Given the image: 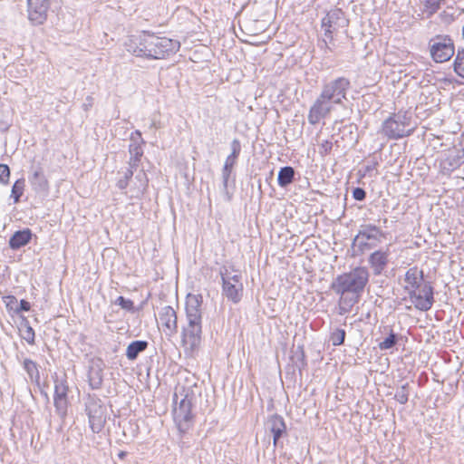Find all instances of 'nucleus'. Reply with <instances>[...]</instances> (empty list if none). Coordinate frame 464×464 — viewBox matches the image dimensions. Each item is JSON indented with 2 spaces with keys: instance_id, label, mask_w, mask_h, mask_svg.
<instances>
[{
  "instance_id": "nucleus-16",
  "label": "nucleus",
  "mask_w": 464,
  "mask_h": 464,
  "mask_svg": "<svg viewBox=\"0 0 464 464\" xmlns=\"http://www.w3.org/2000/svg\"><path fill=\"white\" fill-rule=\"evenodd\" d=\"M231 153L227 157L225 160V164L222 169V179H223V187L224 189L227 188L228 179L232 173L233 167L237 161V157L239 156L241 150V145L238 140H234L231 143Z\"/></svg>"
},
{
  "instance_id": "nucleus-44",
  "label": "nucleus",
  "mask_w": 464,
  "mask_h": 464,
  "mask_svg": "<svg viewBox=\"0 0 464 464\" xmlns=\"http://www.w3.org/2000/svg\"><path fill=\"white\" fill-rule=\"evenodd\" d=\"M137 179H140V187L142 189H145V188L147 187V184H148V179L146 178V174L141 171L140 174L137 175Z\"/></svg>"
},
{
  "instance_id": "nucleus-8",
  "label": "nucleus",
  "mask_w": 464,
  "mask_h": 464,
  "mask_svg": "<svg viewBox=\"0 0 464 464\" xmlns=\"http://www.w3.org/2000/svg\"><path fill=\"white\" fill-rule=\"evenodd\" d=\"M219 274L223 295L234 304H237L242 298L244 290L241 273L232 267L223 266Z\"/></svg>"
},
{
  "instance_id": "nucleus-47",
  "label": "nucleus",
  "mask_w": 464,
  "mask_h": 464,
  "mask_svg": "<svg viewBox=\"0 0 464 464\" xmlns=\"http://www.w3.org/2000/svg\"><path fill=\"white\" fill-rule=\"evenodd\" d=\"M161 128V124H160V121H158L156 118H152L151 119V121H150V129H160Z\"/></svg>"
},
{
  "instance_id": "nucleus-43",
  "label": "nucleus",
  "mask_w": 464,
  "mask_h": 464,
  "mask_svg": "<svg viewBox=\"0 0 464 464\" xmlns=\"http://www.w3.org/2000/svg\"><path fill=\"white\" fill-rule=\"evenodd\" d=\"M129 179H127L125 177L122 176L118 181H117V187L123 190L125 189L129 185Z\"/></svg>"
},
{
  "instance_id": "nucleus-12",
  "label": "nucleus",
  "mask_w": 464,
  "mask_h": 464,
  "mask_svg": "<svg viewBox=\"0 0 464 464\" xmlns=\"http://www.w3.org/2000/svg\"><path fill=\"white\" fill-rule=\"evenodd\" d=\"M68 392L69 387L67 382L63 379H56L54 381V396L53 402L56 413L61 419H64L67 415L68 409Z\"/></svg>"
},
{
  "instance_id": "nucleus-18",
  "label": "nucleus",
  "mask_w": 464,
  "mask_h": 464,
  "mask_svg": "<svg viewBox=\"0 0 464 464\" xmlns=\"http://www.w3.org/2000/svg\"><path fill=\"white\" fill-rule=\"evenodd\" d=\"M266 427L273 434V444L276 447L280 438L286 431V425L282 416L275 414L269 417Z\"/></svg>"
},
{
  "instance_id": "nucleus-9",
  "label": "nucleus",
  "mask_w": 464,
  "mask_h": 464,
  "mask_svg": "<svg viewBox=\"0 0 464 464\" xmlns=\"http://www.w3.org/2000/svg\"><path fill=\"white\" fill-rule=\"evenodd\" d=\"M85 411L91 430L94 433H99L106 423V407L100 398L89 396L85 403Z\"/></svg>"
},
{
  "instance_id": "nucleus-45",
  "label": "nucleus",
  "mask_w": 464,
  "mask_h": 464,
  "mask_svg": "<svg viewBox=\"0 0 464 464\" xmlns=\"http://www.w3.org/2000/svg\"><path fill=\"white\" fill-rule=\"evenodd\" d=\"M377 165H378L377 161L368 162V164L365 166V172L370 173V172L375 170L377 168Z\"/></svg>"
},
{
  "instance_id": "nucleus-13",
  "label": "nucleus",
  "mask_w": 464,
  "mask_h": 464,
  "mask_svg": "<svg viewBox=\"0 0 464 464\" xmlns=\"http://www.w3.org/2000/svg\"><path fill=\"white\" fill-rule=\"evenodd\" d=\"M159 324L162 326L166 336H173L178 332L176 311L169 305L162 307L159 313Z\"/></svg>"
},
{
  "instance_id": "nucleus-33",
  "label": "nucleus",
  "mask_w": 464,
  "mask_h": 464,
  "mask_svg": "<svg viewBox=\"0 0 464 464\" xmlns=\"http://www.w3.org/2000/svg\"><path fill=\"white\" fill-rule=\"evenodd\" d=\"M345 331L343 329H336L332 333L330 340L333 345H341L344 342Z\"/></svg>"
},
{
  "instance_id": "nucleus-5",
  "label": "nucleus",
  "mask_w": 464,
  "mask_h": 464,
  "mask_svg": "<svg viewBox=\"0 0 464 464\" xmlns=\"http://www.w3.org/2000/svg\"><path fill=\"white\" fill-rule=\"evenodd\" d=\"M404 290L408 293L415 308L420 311H428L434 303L433 287L429 283H424L423 271L417 266L407 270L404 276Z\"/></svg>"
},
{
  "instance_id": "nucleus-1",
  "label": "nucleus",
  "mask_w": 464,
  "mask_h": 464,
  "mask_svg": "<svg viewBox=\"0 0 464 464\" xmlns=\"http://www.w3.org/2000/svg\"><path fill=\"white\" fill-rule=\"evenodd\" d=\"M350 87V80L343 76L324 82L320 94L310 107L307 115L308 122L316 125L322 120L329 117L335 106L342 105L346 100Z\"/></svg>"
},
{
  "instance_id": "nucleus-29",
  "label": "nucleus",
  "mask_w": 464,
  "mask_h": 464,
  "mask_svg": "<svg viewBox=\"0 0 464 464\" xmlns=\"http://www.w3.org/2000/svg\"><path fill=\"white\" fill-rule=\"evenodd\" d=\"M24 189V180L17 179L13 185L11 197L14 198V202L17 203L20 200Z\"/></svg>"
},
{
  "instance_id": "nucleus-41",
  "label": "nucleus",
  "mask_w": 464,
  "mask_h": 464,
  "mask_svg": "<svg viewBox=\"0 0 464 464\" xmlns=\"http://www.w3.org/2000/svg\"><path fill=\"white\" fill-rule=\"evenodd\" d=\"M130 143H138L139 145L144 144V140L141 138V132L140 130H135L130 135Z\"/></svg>"
},
{
  "instance_id": "nucleus-30",
  "label": "nucleus",
  "mask_w": 464,
  "mask_h": 464,
  "mask_svg": "<svg viewBox=\"0 0 464 464\" xmlns=\"http://www.w3.org/2000/svg\"><path fill=\"white\" fill-rule=\"evenodd\" d=\"M398 342V334L393 333L392 330L389 335L379 343L381 350H389L396 345Z\"/></svg>"
},
{
  "instance_id": "nucleus-46",
  "label": "nucleus",
  "mask_w": 464,
  "mask_h": 464,
  "mask_svg": "<svg viewBox=\"0 0 464 464\" xmlns=\"http://www.w3.org/2000/svg\"><path fill=\"white\" fill-rule=\"evenodd\" d=\"M137 168H131L130 166H129V168L123 173V177L130 180L132 178L133 172Z\"/></svg>"
},
{
  "instance_id": "nucleus-6",
  "label": "nucleus",
  "mask_w": 464,
  "mask_h": 464,
  "mask_svg": "<svg viewBox=\"0 0 464 464\" xmlns=\"http://www.w3.org/2000/svg\"><path fill=\"white\" fill-rule=\"evenodd\" d=\"M369 277L370 274L365 266H357L336 276L331 284V289L338 295L360 300Z\"/></svg>"
},
{
  "instance_id": "nucleus-28",
  "label": "nucleus",
  "mask_w": 464,
  "mask_h": 464,
  "mask_svg": "<svg viewBox=\"0 0 464 464\" xmlns=\"http://www.w3.org/2000/svg\"><path fill=\"white\" fill-rule=\"evenodd\" d=\"M454 72L460 77L464 78V49L458 50L454 63Z\"/></svg>"
},
{
  "instance_id": "nucleus-14",
  "label": "nucleus",
  "mask_w": 464,
  "mask_h": 464,
  "mask_svg": "<svg viewBox=\"0 0 464 464\" xmlns=\"http://www.w3.org/2000/svg\"><path fill=\"white\" fill-rule=\"evenodd\" d=\"M29 20L34 24H42L46 20L49 0H27Z\"/></svg>"
},
{
  "instance_id": "nucleus-2",
  "label": "nucleus",
  "mask_w": 464,
  "mask_h": 464,
  "mask_svg": "<svg viewBox=\"0 0 464 464\" xmlns=\"http://www.w3.org/2000/svg\"><path fill=\"white\" fill-rule=\"evenodd\" d=\"M201 295L188 294L186 298V323L181 327V345L187 355H194L202 342Z\"/></svg>"
},
{
  "instance_id": "nucleus-25",
  "label": "nucleus",
  "mask_w": 464,
  "mask_h": 464,
  "mask_svg": "<svg viewBox=\"0 0 464 464\" xmlns=\"http://www.w3.org/2000/svg\"><path fill=\"white\" fill-rule=\"evenodd\" d=\"M23 366L32 382H39L40 373L37 363L31 359H24Z\"/></svg>"
},
{
  "instance_id": "nucleus-27",
  "label": "nucleus",
  "mask_w": 464,
  "mask_h": 464,
  "mask_svg": "<svg viewBox=\"0 0 464 464\" xmlns=\"http://www.w3.org/2000/svg\"><path fill=\"white\" fill-rule=\"evenodd\" d=\"M358 302H359V300L351 298L349 296L340 295L339 302H338L339 314L341 315H343V314L349 313L351 311L352 307Z\"/></svg>"
},
{
  "instance_id": "nucleus-7",
  "label": "nucleus",
  "mask_w": 464,
  "mask_h": 464,
  "mask_svg": "<svg viewBox=\"0 0 464 464\" xmlns=\"http://www.w3.org/2000/svg\"><path fill=\"white\" fill-rule=\"evenodd\" d=\"M411 112L399 111L382 122L381 132L390 140H398L409 136L413 131V128L411 127Z\"/></svg>"
},
{
  "instance_id": "nucleus-35",
  "label": "nucleus",
  "mask_w": 464,
  "mask_h": 464,
  "mask_svg": "<svg viewBox=\"0 0 464 464\" xmlns=\"http://www.w3.org/2000/svg\"><path fill=\"white\" fill-rule=\"evenodd\" d=\"M370 240L360 239L358 241L353 240V245L357 246L361 252H364L367 249H371L372 247L376 246V243H370Z\"/></svg>"
},
{
  "instance_id": "nucleus-40",
  "label": "nucleus",
  "mask_w": 464,
  "mask_h": 464,
  "mask_svg": "<svg viewBox=\"0 0 464 464\" xmlns=\"http://www.w3.org/2000/svg\"><path fill=\"white\" fill-rule=\"evenodd\" d=\"M353 197L354 199L362 201L366 198V192L362 188H355L353 191Z\"/></svg>"
},
{
  "instance_id": "nucleus-26",
  "label": "nucleus",
  "mask_w": 464,
  "mask_h": 464,
  "mask_svg": "<svg viewBox=\"0 0 464 464\" xmlns=\"http://www.w3.org/2000/svg\"><path fill=\"white\" fill-rule=\"evenodd\" d=\"M30 181L35 188L45 189L47 188V180L41 169L34 171Z\"/></svg>"
},
{
  "instance_id": "nucleus-23",
  "label": "nucleus",
  "mask_w": 464,
  "mask_h": 464,
  "mask_svg": "<svg viewBox=\"0 0 464 464\" xmlns=\"http://www.w3.org/2000/svg\"><path fill=\"white\" fill-rule=\"evenodd\" d=\"M295 169L293 167L285 166L280 169L277 176V182L281 188H285L293 182Z\"/></svg>"
},
{
  "instance_id": "nucleus-17",
  "label": "nucleus",
  "mask_w": 464,
  "mask_h": 464,
  "mask_svg": "<svg viewBox=\"0 0 464 464\" xmlns=\"http://www.w3.org/2000/svg\"><path fill=\"white\" fill-rule=\"evenodd\" d=\"M104 363L101 359L91 361L88 372L89 385L92 390H99L103 382Z\"/></svg>"
},
{
  "instance_id": "nucleus-34",
  "label": "nucleus",
  "mask_w": 464,
  "mask_h": 464,
  "mask_svg": "<svg viewBox=\"0 0 464 464\" xmlns=\"http://www.w3.org/2000/svg\"><path fill=\"white\" fill-rule=\"evenodd\" d=\"M10 178V169L6 164H0V183L7 184Z\"/></svg>"
},
{
  "instance_id": "nucleus-39",
  "label": "nucleus",
  "mask_w": 464,
  "mask_h": 464,
  "mask_svg": "<svg viewBox=\"0 0 464 464\" xmlns=\"http://www.w3.org/2000/svg\"><path fill=\"white\" fill-rule=\"evenodd\" d=\"M333 148V142L330 140H324L319 144V153L323 156L327 155Z\"/></svg>"
},
{
  "instance_id": "nucleus-32",
  "label": "nucleus",
  "mask_w": 464,
  "mask_h": 464,
  "mask_svg": "<svg viewBox=\"0 0 464 464\" xmlns=\"http://www.w3.org/2000/svg\"><path fill=\"white\" fill-rule=\"evenodd\" d=\"M22 337L29 343H34L35 334L32 326L29 324L28 321L25 320L24 324V329L22 332Z\"/></svg>"
},
{
  "instance_id": "nucleus-19",
  "label": "nucleus",
  "mask_w": 464,
  "mask_h": 464,
  "mask_svg": "<svg viewBox=\"0 0 464 464\" xmlns=\"http://www.w3.org/2000/svg\"><path fill=\"white\" fill-rule=\"evenodd\" d=\"M389 250H376L372 253L368 258L369 265L371 266L375 276L381 275L386 268L389 262Z\"/></svg>"
},
{
  "instance_id": "nucleus-10",
  "label": "nucleus",
  "mask_w": 464,
  "mask_h": 464,
  "mask_svg": "<svg viewBox=\"0 0 464 464\" xmlns=\"http://www.w3.org/2000/svg\"><path fill=\"white\" fill-rule=\"evenodd\" d=\"M430 53L436 63L449 61L455 53L453 41L448 35H436L430 40Z\"/></svg>"
},
{
  "instance_id": "nucleus-20",
  "label": "nucleus",
  "mask_w": 464,
  "mask_h": 464,
  "mask_svg": "<svg viewBox=\"0 0 464 464\" xmlns=\"http://www.w3.org/2000/svg\"><path fill=\"white\" fill-rule=\"evenodd\" d=\"M383 237L382 231L376 226L367 224L362 226L359 233L355 237V241L360 239H366L370 241H373L372 243H380L382 238Z\"/></svg>"
},
{
  "instance_id": "nucleus-15",
  "label": "nucleus",
  "mask_w": 464,
  "mask_h": 464,
  "mask_svg": "<svg viewBox=\"0 0 464 464\" xmlns=\"http://www.w3.org/2000/svg\"><path fill=\"white\" fill-rule=\"evenodd\" d=\"M463 163L464 150L460 149L450 151L446 157L440 160V166L443 174H450Z\"/></svg>"
},
{
  "instance_id": "nucleus-37",
  "label": "nucleus",
  "mask_w": 464,
  "mask_h": 464,
  "mask_svg": "<svg viewBox=\"0 0 464 464\" xmlns=\"http://www.w3.org/2000/svg\"><path fill=\"white\" fill-rule=\"evenodd\" d=\"M17 299L13 295L5 297V306L9 312L17 313Z\"/></svg>"
},
{
  "instance_id": "nucleus-4",
  "label": "nucleus",
  "mask_w": 464,
  "mask_h": 464,
  "mask_svg": "<svg viewBox=\"0 0 464 464\" xmlns=\"http://www.w3.org/2000/svg\"><path fill=\"white\" fill-rule=\"evenodd\" d=\"M196 386L178 384L173 394V420L181 433L188 430L192 425L194 415L192 407L195 405L198 392Z\"/></svg>"
},
{
  "instance_id": "nucleus-11",
  "label": "nucleus",
  "mask_w": 464,
  "mask_h": 464,
  "mask_svg": "<svg viewBox=\"0 0 464 464\" xmlns=\"http://www.w3.org/2000/svg\"><path fill=\"white\" fill-rule=\"evenodd\" d=\"M348 21L344 17V14L341 9L331 10L322 19V28L326 38L333 40L334 34L340 28L346 27Z\"/></svg>"
},
{
  "instance_id": "nucleus-22",
  "label": "nucleus",
  "mask_w": 464,
  "mask_h": 464,
  "mask_svg": "<svg viewBox=\"0 0 464 464\" xmlns=\"http://www.w3.org/2000/svg\"><path fill=\"white\" fill-rule=\"evenodd\" d=\"M148 347V342L146 341H133L131 342L126 350V356L129 360L133 361L137 359L138 355L144 352Z\"/></svg>"
},
{
  "instance_id": "nucleus-21",
  "label": "nucleus",
  "mask_w": 464,
  "mask_h": 464,
  "mask_svg": "<svg viewBox=\"0 0 464 464\" xmlns=\"http://www.w3.org/2000/svg\"><path fill=\"white\" fill-rule=\"evenodd\" d=\"M32 239V232L29 228L18 230L9 239V246L12 249H19L27 245Z\"/></svg>"
},
{
  "instance_id": "nucleus-31",
  "label": "nucleus",
  "mask_w": 464,
  "mask_h": 464,
  "mask_svg": "<svg viewBox=\"0 0 464 464\" xmlns=\"http://www.w3.org/2000/svg\"><path fill=\"white\" fill-rule=\"evenodd\" d=\"M394 398L401 404H405L409 400V384L405 383L398 388Z\"/></svg>"
},
{
  "instance_id": "nucleus-38",
  "label": "nucleus",
  "mask_w": 464,
  "mask_h": 464,
  "mask_svg": "<svg viewBox=\"0 0 464 464\" xmlns=\"http://www.w3.org/2000/svg\"><path fill=\"white\" fill-rule=\"evenodd\" d=\"M116 304L128 311H131L133 309V302L130 299L124 298L123 296H119L116 300Z\"/></svg>"
},
{
  "instance_id": "nucleus-24",
  "label": "nucleus",
  "mask_w": 464,
  "mask_h": 464,
  "mask_svg": "<svg viewBox=\"0 0 464 464\" xmlns=\"http://www.w3.org/2000/svg\"><path fill=\"white\" fill-rule=\"evenodd\" d=\"M129 166L131 168H138L140 162V159L143 155L142 145H139L138 143H130L129 146Z\"/></svg>"
},
{
  "instance_id": "nucleus-36",
  "label": "nucleus",
  "mask_w": 464,
  "mask_h": 464,
  "mask_svg": "<svg viewBox=\"0 0 464 464\" xmlns=\"http://www.w3.org/2000/svg\"><path fill=\"white\" fill-rule=\"evenodd\" d=\"M424 6L426 11L432 14L440 8V0H425Z\"/></svg>"
},
{
  "instance_id": "nucleus-42",
  "label": "nucleus",
  "mask_w": 464,
  "mask_h": 464,
  "mask_svg": "<svg viewBox=\"0 0 464 464\" xmlns=\"http://www.w3.org/2000/svg\"><path fill=\"white\" fill-rule=\"evenodd\" d=\"M17 313L16 314H19L20 312L22 311H29L30 308H31V304L29 302L25 301V300H21L19 303L17 302Z\"/></svg>"
},
{
  "instance_id": "nucleus-3",
  "label": "nucleus",
  "mask_w": 464,
  "mask_h": 464,
  "mask_svg": "<svg viewBox=\"0 0 464 464\" xmlns=\"http://www.w3.org/2000/svg\"><path fill=\"white\" fill-rule=\"evenodd\" d=\"M179 43L168 37L144 34L138 42L130 40L128 51L136 56L150 59H163L179 49Z\"/></svg>"
}]
</instances>
